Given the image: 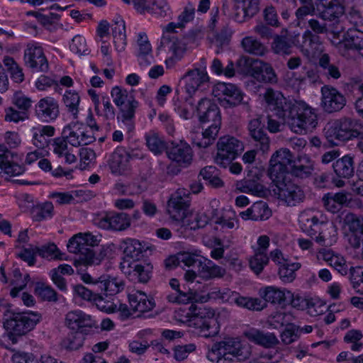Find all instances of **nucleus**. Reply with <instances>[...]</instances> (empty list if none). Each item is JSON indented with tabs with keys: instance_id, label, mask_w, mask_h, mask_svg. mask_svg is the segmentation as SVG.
Returning a JSON list of instances; mask_svg holds the SVG:
<instances>
[{
	"instance_id": "f257e3e1",
	"label": "nucleus",
	"mask_w": 363,
	"mask_h": 363,
	"mask_svg": "<svg viewBox=\"0 0 363 363\" xmlns=\"http://www.w3.org/2000/svg\"><path fill=\"white\" fill-rule=\"evenodd\" d=\"M264 99L274 114L287 123L296 133L306 134L312 131L318 125V119L313 109L303 101L292 102L279 91L267 89Z\"/></svg>"
},
{
	"instance_id": "f03ea898",
	"label": "nucleus",
	"mask_w": 363,
	"mask_h": 363,
	"mask_svg": "<svg viewBox=\"0 0 363 363\" xmlns=\"http://www.w3.org/2000/svg\"><path fill=\"white\" fill-rule=\"evenodd\" d=\"M99 241L97 236L91 233H80L72 237L67 244V249L69 252L78 255L74 265H99L106 256V250L104 247L99 250L92 248L97 246Z\"/></svg>"
},
{
	"instance_id": "7ed1b4c3",
	"label": "nucleus",
	"mask_w": 363,
	"mask_h": 363,
	"mask_svg": "<svg viewBox=\"0 0 363 363\" xmlns=\"http://www.w3.org/2000/svg\"><path fill=\"white\" fill-rule=\"evenodd\" d=\"M324 131L326 139L332 145H337L335 140L346 141L363 138L362 123L351 118H342L328 123Z\"/></svg>"
},
{
	"instance_id": "20e7f679",
	"label": "nucleus",
	"mask_w": 363,
	"mask_h": 363,
	"mask_svg": "<svg viewBox=\"0 0 363 363\" xmlns=\"http://www.w3.org/2000/svg\"><path fill=\"white\" fill-rule=\"evenodd\" d=\"M41 315L31 311L11 313L4 321V328L8 332V337L13 344L18 342V337L31 331L40 321Z\"/></svg>"
},
{
	"instance_id": "39448f33",
	"label": "nucleus",
	"mask_w": 363,
	"mask_h": 363,
	"mask_svg": "<svg viewBox=\"0 0 363 363\" xmlns=\"http://www.w3.org/2000/svg\"><path fill=\"white\" fill-rule=\"evenodd\" d=\"M250 354L249 348L243 345L238 338L228 337L216 342L211 348L213 360L216 363H231L235 359L243 361Z\"/></svg>"
},
{
	"instance_id": "423d86ee",
	"label": "nucleus",
	"mask_w": 363,
	"mask_h": 363,
	"mask_svg": "<svg viewBox=\"0 0 363 363\" xmlns=\"http://www.w3.org/2000/svg\"><path fill=\"white\" fill-rule=\"evenodd\" d=\"M111 96L114 104L120 109V115L118 119H121L129 132L134 128L133 119L135 116V109L138 106V102L133 96H129L128 91L120 86H114L111 91Z\"/></svg>"
},
{
	"instance_id": "0eeeda50",
	"label": "nucleus",
	"mask_w": 363,
	"mask_h": 363,
	"mask_svg": "<svg viewBox=\"0 0 363 363\" xmlns=\"http://www.w3.org/2000/svg\"><path fill=\"white\" fill-rule=\"evenodd\" d=\"M272 182L275 186L272 189L274 194L286 206H296L305 199L303 190L291 180L289 175L273 180Z\"/></svg>"
},
{
	"instance_id": "6e6552de",
	"label": "nucleus",
	"mask_w": 363,
	"mask_h": 363,
	"mask_svg": "<svg viewBox=\"0 0 363 363\" xmlns=\"http://www.w3.org/2000/svg\"><path fill=\"white\" fill-rule=\"evenodd\" d=\"M217 154L215 162L222 168H226L244 150V145L238 138L224 135L217 142Z\"/></svg>"
},
{
	"instance_id": "1a4fd4ad",
	"label": "nucleus",
	"mask_w": 363,
	"mask_h": 363,
	"mask_svg": "<svg viewBox=\"0 0 363 363\" xmlns=\"http://www.w3.org/2000/svg\"><path fill=\"white\" fill-rule=\"evenodd\" d=\"M322 215L314 211H304L299 217L300 227L303 232L311 237L315 236V241L321 245H325V235L323 228L328 224L320 220Z\"/></svg>"
},
{
	"instance_id": "9d476101",
	"label": "nucleus",
	"mask_w": 363,
	"mask_h": 363,
	"mask_svg": "<svg viewBox=\"0 0 363 363\" xmlns=\"http://www.w3.org/2000/svg\"><path fill=\"white\" fill-rule=\"evenodd\" d=\"M190 309H193L196 317L194 325L199 335L207 338L214 337L218 333L219 324L214 318V313L212 311L205 308H197L193 304Z\"/></svg>"
},
{
	"instance_id": "9b49d317",
	"label": "nucleus",
	"mask_w": 363,
	"mask_h": 363,
	"mask_svg": "<svg viewBox=\"0 0 363 363\" xmlns=\"http://www.w3.org/2000/svg\"><path fill=\"white\" fill-rule=\"evenodd\" d=\"M294 163V156L289 149L282 148L276 151L271 157L268 176L273 180L289 175V169Z\"/></svg>"
},
{
	"instance_id": "f8f14e48",
	"label": "nucleus",
	"mask_w": 363,
	"mask_h": 363,
	"mask_svg": "<svg viewBox=\"0 0 363 363\" xmlns=\"http://www.w3.org/2000/svg\"><path fill=\"white\" fill-rule=\"evenodd\" d=\"M189 190L184 188H179L171 194L167 202V212L175 221L181 220L189 211Z\"/></svg>"
},
{
	"instance_id": "ddd939ff",
	"label": "nucleus",
	"mask_w": 363,
	"mask_h": 363,
	"mask_svg": "<svg viewBox=\"0 0 363 363\" xmlns=\"http://www.w3.org/2000/svg\"><path fill=\"white\" fill-rule=\"evenodd\" d=\"M123 251V257L120 264V269L123 274H130V265L140 261L143 257V251L140 242L131 238L123 240L121 244Z\"/></svg>"
},
{
	"instance_id": "4468645a",
	"label": "nucleus",
	"mask_w": 363,
	"mask_h": 363,
	"mask_svg": "<svg viewBox=\"0 0 363 363\" xmlns=\"http://www.w3.org/2000/svg\"><path fill=\"white\" fill-rule=\"evenodd\" d=\"M166 153L169 159L179 167H187L192 162L194 152L190 145L184 140L171 142L166 147Z\"/></svg>"
},
{
	"instance_id": "2eb2a0df",
	"label": "nucleus",
	"mask_w": 363,
	"mask_h": 363,
	"mask_svg": "<svg viewBox=\"0 0 363 363\" xmlns=\"http://www.w3.org/2000/svg\"><path fill=\"white\" fill-rule=\"evenodd\" d=\"M18 155L4 145H0V176L8 179L24 172L23 166L17 163Z\"/></svg>"
},
{
	"instance_id": "dca6fc26",
	"label": "nucleus",
	"mask_w": 363,
	"mask_h": 363,
	"mask_svg": "<svg viewBox=\"0 0 363 363\" xmlns=\"http://www.w3.org/2000/svg\"><path fill=\"white\" fill-rule=\"evenodd\" d=\"M321 107L328 113L337 112L346 104V99L337 89L325 85L321 88Z\"/></svg>"
},
{
	"instance_id": "f3484780",
	"label": "nucleus",
	"mask_w": 363,
	"mask_h": 363,
	"mask_svg": "<svg viewBox=\"0 0 363 363\" xmlns=\"http://www.w3.org/2000/svg\"><path fill=\"white\" fill-rule=\"evenodd\" d=\"M25 65L35 72H45L48 70V62L43 49L38 43L28 44L24 51Z\"/></svg>"
},
{
	"instance_id": "a211bd4d",
	"label": "nucleus",
	"mask_w": 363,
	"mask_h": 363,
	"mask_svg": "<svg viewBox=\"0 0 363 363\" xmlns=\"http://www.w3.org/2000/svg\"><path fill=\"white\" fill-rule=\"evenodd\" d=\"M96 220L98 226L104 230L122 231L130 225V218L125 213L106 212Z\"/></svg>"
},
{
	"instance_id": "6ab92c4d",
	"label": "nucleus",
	"mask_w": 363,
	"mask_h": 363,
	"mask_svg": "<svg viewBox=\"0 0 363 363\" xmlns=\"http://www.w3.org/2000/svg\"><path fill=\"white\" fill-rule=\"evenodd\" d=\"M213 95L219 100H223L230 106H235L243 101V93L233 84L219 82L213 89Z\"/></svg>"
},
{
	"instance_id": "aec40b11",
	"label": "nucleus",
	"mask_w": 363,
	"mask_h": 363,
	"mask_svg": "<svg viewBox=\"0 0 363 363\" xmlns=\"http://www.w3.org/2000/svg\"><path fill=\"white\" fill-rule=\"evenodd\" d=\"M338 52L343 57L349 56L350 50H363V31L350 28L344 33L343 38L336 45Z\"/></svg>"
},
{
	"instance_id": "412c9836",
	"label": "nucleus",
	"mask_w": 363,
	"mask_h": 363,
	"mask_svg": "<svg viewBox=\"0 0 363 363\" xmlns=\"http://www.w3.org/2000/svg\"><path fill=\"white\" fill-rule=\"evenodd\" d=\"M318 17L324 21H333L345 13V0H315Z\"/></svg>"
},
{
	"instance_id": "4be33fe9",
	"label": "nucleus",
	"mask_w": 363,
	"mask_h": 363,
	"mask_svg": "<svg viewBox=\"0 0 363 363\" xmlns=\"http://www.w3.org/2000/svg\"><path fill=\"white\" fill-rule=\"evenodd\" d=\"M74 291L79 296L84 300L93 301L97 308L106 313H112L115 311L116 305L113 303L104 300V297L99 291L94 289V285L89 289L82 284L74 286Z\"/></svg>"
},
{
	"instance_id": "5701e85b",
	"label": "nucleus",
	"mask_w": 363,
	"mask_h": 363,
	"mask_svg": "<svg viewBox=\"0 0 363 363\" xmlns=\"http://www.w3.org/2000/svg\"><path fill=\"white\" fill-rule=\"evenodd\" d=\"M107 163L112 174L125 175L130 169L129 152L123 147H118L109 156Z\"/></svg>"
},
{
	"instance_id": "b1692460",
	"label": "nucleus",
	"mask_w": 363,
	"mask_h": 363,
	"mask_svg": "<svg viewBox=\"0 0 363 363\" xmlns=\"http://www.w3.org/2000/svg\"><path fill=\"white\" fill-rule=\"evenodd\" d=\"M196 113L201 123L221 124V116L218 105L211 99H201L196 106Z\"/></svg>"
},
{
	"instance_id": "393cba45",
	"label": "nucleus",
	"mask_w": 363,
	"mask_h": 363,
	"mask_svg": "<svg viewBox=\"0 0 363 363\" xmlns=\"http://www.w3.org/2000/svg\"><path fill=\"white\" fill-rule=\"evenodd\" d=\"M125 283L117 277H111L108 275H102L99 280L94 284V289L106 298L113 296L124 289Z\"/></svg>"
},
{
	"instance_id": "a878e982",
	"label": "nucleus",
	"mask_w": 363,
	"mask_h": 363,
	"mask_svg": "<svg viewBox=\"0 0 363 363\" xmlns=\"http://www.w3.org/2000/svg\"><path fill=\"white\" fill-rule=\"evenodd\" d=\"M264 127V125L262 123L260 118L251 120L248 125L250 135L255 142V147L262 153L267 152L270 147V140Z\"/></svg>"
},
{
	"instance_id": "bb28decb",
	"label": "nucleus",
	"mask_w": 363,
	"mask_h": 363,
	"mask_svg": "<svg viewBox=\"0 0 363 363\" xmlns=\"http://www.w3.org/2000/svg\"><path fill=\"white\" fill-rule=\"evenodd\" d=\"M262 177V173L259 172H255L252 177L248 175V178L237 184V188L243 193L250 194L259 197H266L269 194V190L260 182Z\"/></svg>"
},
{
	"instance_id": "cd10ccee",
	"label": "nucleus",
	"mask_w": 363,
	"mask_h": 363,
	"mask_svg": "<svg viewBox=\"0 0 363 363\" xmlns=\"http://www.w3.org/2000/svg\"><path fill=\"white\" fill-rule=\"evenodd\" d=\"M59 106L56 100L51 97L41 99L35 105L37 117L44 122L55 120L59 116Z\"/></svg>"
},
{
	"instance_id": "c85d7f7f",
	"label": "nucleus",
	"mask_w": 363,
	"mask_h": 363,
	"mask_svg": "<svg viewBox=\"0 0 363 363\" xmlns=\"http://www.w3.org/2000/svg\"><path fill=\"white\" fill-rule=\"evenodd\" d=\"M259 0H234L233 19L243 22L246 17H252L259 11Z\"/></svg>"
},
{
	"instance_id": "c756f323",
	"label": "nucleus",
	"mask_w": 363,
	"mask_h": 363,
	"mask_svg": "<svg viewBox=\"0 0 363 363\" xmlns=\"http://www.w3.org/2000/svg\"><path fill=\"white\" fill-rule=\"evenodd\" d=\"M182 79L185 80L186 82L184 86L185 91L191 97L199 86L208 81L209 77L206 71L194 69L187 72L182 77Z\"/></svg>"
},
{
	"instance_id": "7c9ffc66",
	"label": "nucleus",
	"mask_w": 363,
	"mask_h": 363,
	"mask_svg": "<svg viewBox=\"0 0 363 363\" xmlns=\"http://www.w3.org/2000/svg\"><path fill=\"white\" fill-rule=\"evenodd\" d=\"M332 167L338 178L350 179L355 171L354 157L351 154L345 155L333 162Z\"/></svg>"
},
{
	"instance_id": "2f4dec72",
	"label": "nucleus",
	"mask_w": 363,
	"mask_h": 363,
	"mask_svg": "<svg viewBox=\"0 0 363 363\" xmlns=\"http://www.w3.org/2000/svg\"><path fill=\"white\" fill-rule=\"evenodd\" d=\"M252 77L257 81L263 83L275 84L278 81L272 65L259 60L255 61L254 64Z\"/></svg>"
},
{
	"instance_id": "473e14b6",
	"label": "nucleus",
	"mask_w": 363,
	"mask_h": 363,
	"mask_svg": "<svg viewBox=\"0 0 363 363\" xmlns=\"http://www.w3.org/2000/svg\"><path fill=\"white\" fill-rule=\"evenodd\" d=\"M259 294L266 303L269 302L273 304L285 303L286 301L293 297L290 291L281 290L271 286L260 289Z\"/></svg>"
},
{
	"instance_id": "72a5a7b5",
	"label": "nucleus",
	"mask_w": 363,
	"mask_h": 363,
	"mask_svg": "<svg viewBox=\"0 0 363 363\" xmlns=\"http://www.w3.org/2000/svg\"><path fill=\"white\" fill-rule=\"evenodd\" d=\"M221 124H211L201 134L192 135V143L199 148H206L216 140Z\"/></svg>"
},
{
	"instance_id": "f704fd0d",
	"label": "nucleus",
	"mask_w": 363,
	"mask_h": 363,
	"mask_svg": "<svg viewBox=\"0 0 363 363\" xmlns=\"http://www.w3.org/2000/svg\"><path fill=\"white\" fill-rule=\"evenodd\" d=\"M176 222L185 229L196 230L205 227L208 222V218L205 213L188 211L181 220Z\"/></svg>"
},
{
	"instance_id": "c9c22d12",
	"label": "nucleus",
	"mask_w": 363,
	"mask_h": 363,
	"mask_svg": "<svg viewBox=\"0 0 363 363\" xmlns=\"http://www.w3.org/2000/svg\"><path fill=\"white\" fill-rule=\"evenodd\" d=\"M198 267L199 276L205 280L220 278L225 274V270L223 268L206 258L199 261Z\"/></svg>"
},
{
	"instance_id": "e433bc0d",
	"label": "nucleus",
	"mask_w": 363,
	"mask_h": 363,
	"mask_svg": "<svg viewBox=\"0 0 363 363\" xmlns=\"http://www.w3.org/2000/svg\"><path fill=\"white\" fill-rule=\"evenodd\" d=\"M245 335L251 342L266 348L274 347L279 343V340L274 333H264L257 329L249 330Z\"/></svg>"
},
{
	"instance_id": "4c0bfd02",
	"label": "nucleus",
	"mask_w": 363,
	"mask_h": 363,
	"mask_svg": "<svg viewBox=\"0 0 363 363\" xmlns=\"http://www.w3.org/2000/svg\"><path fill=\"white\" fill-rule=\"evenodd\" d=\"M128 269H130V274H125L130 280L146 283L151 277L152 266L150 263H142L140 261L130 265Z\"/></svg>"
},
{
	"instance_id": "58836bf2",
	"label": "nucleus",
	"mask_w": 363,
	"mask_h": 363,
	"mask_svg": "<svg viewBox=\"0 0 363 363\" xmlns=\"http://www.w3.org/2000/svg\"><path fill=\"white\" fill-rule=\"evenodd\" d=\"M128 300L133 310L140 313L150 311L155 306L152 298H149L145 293L139 291L129 294Z\"/></svg>"
},
{
	"instance_id": "ea45409f",
	"label": "nucleus",
	"mask_w": 363,
	"mask_h": 363,
	"mask_svg": "<svg viewBox=\"0 0 363 363\" xmlns=\"http://www.w3.org/2000/svg\"><path fill=\"white\" fill-rule=\"evenodd\" d=\"M177 40L174 37L163 33L161 39V45L167 48L169 51L172 52V55L165 60L167 67H172L174 65L175 62L179 60L184 52V50L177 45Z\"/></svg>"
},
{
	"instance_id": "a19ab883",
	"label": "nucleus",
	"mask_w": 363,
	"mask_h": 363,
	"mask_svg": "<svg viewBox=\"0 0 363 363\" xmlns=\"http://www.w3.org/2000/svg\"><path fill=\"white\" fill-rule=\"evenodd\" d=\"M66 325L72 330L91 326L90 316L81 311H70L66 315Z\"/></svg>"
},
{
	"instance_id": "79ce46f5",
	"label": "nucleus",
	"mask_w": 363,
	"mask_h": 363,
	"mask_svg": "<svg viewBox=\"0 0 363 363\" xmlns=\"http://www.w3.org/2000/svg\"><path fill=\"white\" fill-rule=\"evenodd\" d=\"M195 9L192 6H186L184 11L179 16L178 22L169 23L163 30L164 33L170 35V34L175 33L176 28H183L185 23L192 21L194 18Z\"/></svg>"
},
{
	"instance_id": "37998d69",
	"label": "nucleus",
	"mask_w": 363,
	"mask_h": 363,
	"mask_svg": "<svg viewBox=\"0 0 363 363\" xmlns=\"http://www.w3.org/2000/svg\"><path fill=\"white\" fill-rule=\"evenodd\" d=\"M234 303L238 307L252 311H261L267 306V304L259 298L243 296L239 294H238Z\"/></svg>"
},
{
	"instance_id": "c03bdc74",
	"label": "nucleus",
	"mask_w": 363,
	"mask_h": 363,
	"mask_svg": "<svg viewBox=\"0 0 363 363\" xmlns=\"http://www.w3.org/2000/svg\"><path fill=\"white\" fill-rule=\"evenodd\" d=\"M145 138L148 149L155 155H160L166 150L164 141L157 133L150 131L145 134Z\"/></svg>"
},
{
	"instance_id": "a18cd8bd",
	"label": "nucleus",
	"mask_w": 363,
	"mask_h": 363,
	"mask_svg": "<svg viewBox=\"0 0 363 363\" xmlns=\"http://www.w3.org/2000/svg\"><path fill=\"white\" fill-rule=\"evenodd\" d=\"M242 45L245 52L255 55L262 56L267 51V48L264 44L252 36L244 38L242 40Z\"/></svg>"
},
{
	"instance_id": "49530a36",
	"label": "nucleus",
	"mask_w": 363,
	"mask_h": 363,
	"mask_svg": "<svg viewBox=\"0 0 363 363\" xmlns=\"http://www.w3.org/2000/svg\"><path fill=\"white\" fill-rule=\"evenodd\" d=\"M272 49L274 53L280 55H289L291 53L292 45L286 35H276L273 38Z\"/></svg>"
},
{
	"instance_id": "de8ad7c7",
	"label": "nucleus",
	"mask_w": 363,
	"mask_h": 363,
	"mask_svg": "<svg viewBox=\"0 0 363 363\" xmlns=\"http://www.w3.org/2000/svg\"><path fill=\"white\" fill-rule=\"evenodd\" d=\"M85 335L82 331L71 332L62 342V347L67 350H77L82 347Z\"/></svg>"
},
{
	"instance_id": "09e8293b",
	"label": "nucleus",
	"mask_w": 363,
	"mask_h": 363,
	"mask_svg": "<svg viewBox=\"0 0 363 363\" xmlns=\"http://www.w3.org/2000/svg\"><path fill=\"white\" fill-rule=\"evenodd\" d=\"M35 293L44 301L57 302L58 301L56 291L45 283L38 282L35 287Z\"/></svg>"
},
{
	"instance_id": "8fccbe9b",
	"label": "nucleus",
	"mask_w": 363,
	"mask_h": 363,
	"mask_svg": "<svg viewBox=\"0 0 363 363\" xmlns=\"http://www.w3.org/2000/svg\"><path fill=\"white\" fill-rule=\"evenodd\" d=\"M319 65L322 68L323 74L328 79H337L340 77L341 74L338 67L330 63V57L328 54H323L320 57Z\"/></svg>"
},
{
	"instance_id": "3c124183",
	"label": "nucleus",
	"mask_w": 363,
	"mask_h": 363,
	"mask_svg": "<svg viewBox=\"0 0 363 363\" xmlns=\"http://www.w3.org/2000/svg\"><path fill=\"white\" fill-rule=\"evenodd\" d=\"M112 35L116 51H123L126 45L125 25H113Z\"/></svg>"
},
{
	"instance_id": "603ef678",
	"label": "nucleus",
	"mask_w": 363,
	"mask_h": 363,
	"mask_svg": "<svg viewBox=\"0 0 363 363\" xmlns=\"http://www.w3.org/2000/svg\"><path fill=\"white\" fill-rule=\"evenodd\" d=\"M269 257L267 254L255 251L254 255L249 259L250 267L254 273L259 275L269 264Z\"/></svg>"
},
{
	"instance_id": "864d4df0",
	"label": "nucleus",
	"mask_w": 363,
	"mask_h": 363,
	"mask_svg": "<svg viewBox=\"0 0 363 363\" xmlns=\"http://www.w3.org/2000/svg\"><path fill=\"white\" fill-rule=\"evenodd\" d=\"M301 264L295 262L289 264V262L284 263L279 267V276L280 279L285 283H290L296 278L295 272L299 269Z\"/></svg>"
},
{
	"instance_id": "5fc2aeb1",
	"label": "nucleus",
	"mask_w": 363,
	"mask_h": 363,
	"mask_svg": "<svg viewBox=\"0 0 363 363\" xmlns=\"http://www.w3.org/2000/svg\"><path fill=\"white\" fill-rule=\"evenodd\" d=\"M67 142L73 147L82 146L80 140V128L77 124L66 125L62 132Z\"/></svg>"
},
{
	"instance_id": "6e6d98bb",
	"label": "nucleus",
	"mask_w": 363,
	"mask_h": 363,
	"mask_svg": "<svg viewBox=\"0 0 363 363\" xmlns=\"http://www.w3.org/2000/svg\"><path fill=\"white\" fill-rule=\"evenodd\" d=\"M302 39V48L308 54L315 52L318 49V46L320 44L319 35L313 34L310 30H306L303 33Z\"/></svg>"
},
{
	"instance_id": "4d7b16f0",
	"label": "nucleus",
	"mask_w": 363,
	"mask_h": 363,
	"mask_svg": "<svg viewBox=\"0 0 363 363\" xmlns=\"http://www.w3.org/2000/svg\"><path fill=\"white\" fill-rule=\"evenodd\" d=\"M252 220H264L272 216V211L265 201H259L252 206Z\"/></svg>"
},
{
	"instance_id": "13d9d810",
	"label": "nucleus",
	"mask_w": 363,
	"mask_h": 363,
	"mask_svg": "<svg viewBox=\"0 0 363 363\" xmlns=\"http://www.w3.org/2000/svg\"><path fill=\"white\" fill-rule=\"evenodd\" d=\"M150 6L147 13L159 17H164L170 11L169 6L166 0H150Z\"/></svg>"
},
{
	"instance_id": "bf43d9fd",
	"label": "nucleus",
	"mask_w": 363,
	"mask_h": 363,
	"mask_svg": "<svg viewBox=\"0 0 363 363\" xmlns=\"http://www.w3.org/2000/svg\"><path fill=\"white\" fill-rule=\"evenodd\" d=\"M313 170V164L309 162L308 164L293 163L289 169V176L293 175L300 179H305L311 176Z\"/></svg>"
},
{
	"instance_id": "052dcab7",
	"label": "nucleus",
	"mask_w": 363,
	"mask_h": 363,
	"mask_svg": "<svg viewBox=\"0 0 363 363\" xmlns=\"http://www.w3.org/2000/svg\"><path fill=\"white\" fill-rule=\"evenodd\" d=\"M11 101L16 108L26 111V113H28V110L32 106L30 98L26 96L21 91L15 92Z\"/></svg>"
},
{
	"instance_id": "680f3d73",
	"label": "nucleus",
	"mask_w": 363,
	"mask_h": 363,
	"mask_svg": "<svg viewBox=\"0 0 363 363\" xmlns=\"http://www.w3.org/2000/svg\"><path fill=\"white\" fill-rule=\"evenodd\" d=\"M38 255L43 258L48 259H62V255L59 252V250L54 244H49L38 247Z\"/></svg>"
},
{
	"instance_id": "e2e57ef3",
	"label": "nucleus",
	"mask_w": 363,
	"mask_h": 363,
	"mask_svg": "<svg viewBox=\"0 0 363 363\" xmlns=\"http://www.w3.org/2000/svg\"><path fill=\"white\" fill-rule=\"evenodd\" d=\"M38 247L29 245V247H22L21 251L17 254V257L28 263L29 266L35 265V256L38 254Z\"/></svg>"
},
{
	"instance_id": "0e129e2a",
	"label": "nucleus",
	"mask_w": 363,
	"mask_h": 363,
	"mask_svg": "<svg viewBox=\"0 0 363 363\" xmlns=\"http://www.w3.org/2000/svg\"><path fill=\"white\" fill-rule=\"evenodd\" d=\"M63 100L66 106L68 108L69 111L74 116H77L78 113V106L80 101V98L78 94L71 91H67L64 95Z\"/></svg>"
},
{
	"instance_id": "69168bd1",
	"label": "nucleus",
	"mask_w": 363,
	"mask_h": 363,
	"mask_svg": "<svg viewBox=\"0 0 363 363\" xmlns=\"http://www.w3.org/2000/svg\"><path fill=\"white\" fill-rule=\"evenodd\" d=\"M28 118V114L26 111L16 109V107L10 106L5 109L4 119L8 122L18 123Z\"/></svg>"
},
{
	"instance_id": "338daca9",
	"label": "nucleus",
	"mask_w": 363,
	"mask_h": 363,
	"mask_svg": "<svg viewBox=\"0 0 363 363\" xmlns=\"http://www.w3.org/2000/svg\"><path fill=\"white\" fill-rule=\"evenodd\" d=\"M67 140L64 135L52 140V147L53 152L58 157H62L68 151Z\"/></svg>"
},
{
	"instance_id": "774afa93",
	"label": "nucleus",
	"mask_w": 363,
	"mask_h": 363,
	"mask_svg": "<svg viewBox=\"0 0 363 363\" xmlns=\"http://www.w3.org/2000/svg\"><path fill=\"white\" fill-rule=\"evenodd\" d=\"M238 223L235 218L234 211H228L220 217L218 218L216 223L220 225L223 228L232 229Z\"/></svg>"
}]
</instances>
